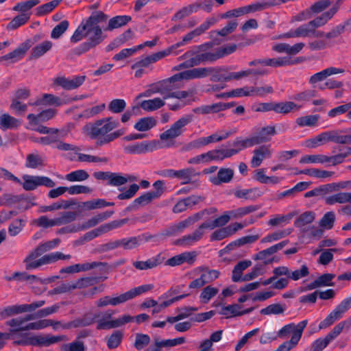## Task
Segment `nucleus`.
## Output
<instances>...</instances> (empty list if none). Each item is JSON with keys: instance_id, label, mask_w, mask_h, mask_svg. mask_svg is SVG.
I'll list each match as a JSON object with an SVG mask.
<instances>
[{"instance_id": "obj_1", "label": "nucleus", "mask_w": 351, "mask_h": 351, "mask_svg": "<svg viewBox=\"0 0 351 351\" xmlns=\"http://www.w3.org/2000/svg\"><path fill=\"white\" fill-rule=\"evenodd\" d=\"M108 19L107 14L98 10L93 12L89 17L82 21L71 36V41L75 43L84 37H87L88 40L73 50L75 54L80 56L86 53L104 40L106 36L104 34L99 23H105Z\"/></svg>"}, {"instance_id": "obj_2", "label": "nucleus", "mask_w": 351, "mask_h": 351, "mask_svg": "<svg viewBox=\"0 0 351 351\" xmlns=\"http://www.w3.org/2000/svg\"><path fill=\"white\" fill-rule=\"evenodd\" d=\"M149 319L148 315L142 313L135 317L130 316V315H124L120 318L115 320L105 321L100 319L97 322V330H107L120 327L130 322L135 321L137 324H141L147 321Z\"/></svg>"}, {"instance_id": "obj_3", "label": "nucleus", "mask_w": 351, "mask_h": 351, "mask_svg": "<svg viewBox=\"0 0 351 351\" xmlns=\"http://www.w3.org/2000/svg\"><path fill=\"white\" fill-rule=\"evenodd\" d=\"M71 258V255H64L62 252H56L47 254L38 258V260L29 261L24 262L25 263V268L27 270L38 268L43 265H47L55 263L58 260H65Z\"/></svg>"}, {"instance_id": "obj_4", "label": "nucleus", "mask_w": 351, "mask_h": 351, "mask_svg": "<svg viewBox=\"0 0 351 351\" xmlns=\"http://www.w3.org/2000/svg\"><path fill=\"white\" fill-rule=\"evenodd\" d=\"M192 121V114H187L185 117L179 119L171 126L169 129L167 130L160 135V138L162 141H165L173 139L180 136L183 132L182 128Z\"/></svg>"}, {"instance_id": "obj_5", "label": "nucleus", "mask_w": 351, "mask_h": 351, "mask_svg": "<svg viewBox=\"0 0 351 351\" xmlns=\"http://www.w3.org/2000/svg\"><path fill=\"white\" fill-rule=\"evenodd\" d=\"M155 189L154 191L145 193L136 198L134 202L139 208L140 206L149 204L153 199L159 198L165 191V182L162 180H157L153 184Z\"/></svg>"}, {"instance_id": "obj_6", "label": "nucleus", "mask_w": 351, "mask_h": 351, "mask_svg": "<svg viewBox=\"0 0 351 351\" xmlns=\"http://www.w3.org/2000/svg\"><path fill=\"white\" fill-rule=\"evenodd\" d=\"M87 134L92 139H96L99 136H104L109 132L117 128L116 123H104L103 120H97L94 123L85 126Z\"/></svg>"}, {"instance_id": "obj_7", "label": "nucleus", "mask_w": 351, "mask_h": 351, "mask_svg": "<svg viewBox=\"0 0 351 351\" xmlns=\"http://www.w3.org/2000/svg\"><path fill=\"white\" fill-rule=\"evenodd\" d=\"M29 346H49L55 343L68 340L65 335L53 336L47 335H35L29 337Z\"/></svg>"}, {"instance_id": "obj_8", "label": "nucleus", "mask_w": 351, "mask_h": 351, "mask_svg": "<svg viewBox=\"0 0 351 351\" xmlns=\"http://www.w3.org/2000/svg\"><path fill=\"white\" fill-rule=\"evenodd\" d=\"M85 75L75 76L71 80L65 77H57L53 80V84L61 86L65 90H72L80 87L85 81Z\"/></svg>"}, {"instance_id": "obj_9", "label": "nucleus", "mask_w": 351, "mask_h": 351, "mask_svg": "<svg viewBox=\"0 0 351 351\" xmlns=\"http://www.w3.org/2000/svg\"><path fill=\"white\" fill-rule=\"evenodd\" d=\"M181 80L178 73H176L167 79L160 81L161 95L163 96V99H168L169 97H166L167 95L173 93L174 90L180 88L178 83Z\"/></svg>"}, {"instance_id": "obj_10", "label": "nucleus", "mask_w": 351, "mask_h": 351, "mask_svg": "<svg viewBox=\"0 0 351 351\" xmlns=\"http://www.w3.org/2000/svg\"><path fill=\"white\" fill-rule=\"evenodd\" d=\"M203 226V223L191 234L185 235L174 241L176 245H189L199 241L204 236V230L206 229Z\"/></svg>"}, {"instance_id": "obj_11", "label": "nucleus", "mask_w": 351, "mask_h": 351, "mask_svg": "<svg viewBox=\"0 0 351 351\" xmlns=\"http://www.w3.org/2000/svg\"><path fill=\"white\" fill-rule=\"evenodd\" d=\"M60 242L59 239H56L52 241H49L45 242L44 243L40 244L36 247V248L32 251L24 260V262H27L29 261H32L36 259V258L40 256L46 252L54 248L57 246Z\"/></svg>"}, {"instance_id": "obj_12", "label": "nucleus", "mask_w": 351, "mask_h": 351, "mask_svg": "<svg viewBox=\"0 0 351 351\" xmlns=\"http://www.w3.org/2000/svg\"><path fill=\"white\" fill-rule=\"evenodd\" d=\"M32 45L33 42H32V40L28 39L25 42L23 43L18 48L15 49L13 51L2 56L1 60H12V62H14L16 60L22 58Z\"/></svg>"}, {"instance_id": "obj_13", "label": "nucleus", "mask_w": 351, "mask_h": 351, "mask_svg": "<svg viewBox=\"0 0 351 351\" xmlns=\"http://www.w3.org/2000/svg\"><path fill=\"white\" fill-rule=\"evenodd\" d=\"M171 53V49H167L165 51H159L155 53H153L150 56H148L141 60L137 61L132 66V69H137L141 67H147L150 64L154 63L158 60L165 57Z\"/></svg>"}, {"instance_id": "obj_14", "label": "nucleus", "mask_w": 351, "mask_h": 351, "mask_svg": "<svg viewBox=\"0 0 351 351\" xmlns=\"http://www.w3.org/2000/svg\"><path fill=\"white\" fill-rule=\"evenodd\" d=\"M213 70L208 67L195 68L178 73L180 80H192L196 78H203L209 75V73Z\"/></svg>"}, {"instance_id": "obj_15", "label": "nucleus", "mask_w": 351, "mask_h": 351, "mask_svg": "<svg viewBox=\"0 0 351 351\" xmlns=\"http://www.w3.org/2000/svg\"><path fill=\"white\" fill-rule=\"evenodd\" d=\"M276 134V131L275 126H266L261 128L258 132L252 137L256 145L269 141L271 140V136Z\"/></svg>"}, {"instance_id": "obj_16", "label": "nucleus", "mask_w": 351, "mask_h": 351, "mask_svg": "<svg viewBox=\"0 0 351 351\" xmlns=\"http://www.w3.org/2000/svg\"><path fill=\"white\" fill-rule=\"evenodd\" d=\"M99 316V313H86L82 317L71 322L69 324V326L73 328L88 326L94 324Z\"/></svg>"}, {"instance_id": "obj_17", "label": "nucleus", "mask_w": 351, "mask_h": 351, "mask_svg": "<svg viewBox=\"0 0 351 351\" xmlns=\"http://www.w3.org/2000/svg\"><path fill=\"white\" fill-rule=\"evenodd\" d=\"M337 12V5L335 8H331L328 11L324 12L320 16L316 17L313 20L310 21L308 23L311 27L317 28L324 26L327 22L331 19Z\"/></svg>"}, {"instance_id": "obj_18", "label": "nucleus", "mask_w": 351, "mask_h": 351, "mask_svg": "<svg viewBox=\"0 0 351 351\" xmlns=\"http://www.w3.org/2000/svg\"><path fill=\"white\" fill-rule=\"evenodd\" d=\"M343 0H319L311 5L313 14H318L324 11L330 5L335 8L337 5V11L343 3Z\"/></svg>"}, {"instance_id": "obj_19", "label": "nucleus", "mask_w": 351, "mask_h": 351, "mask_svg": "<svg viewBox=\"0 0 351 351\" xmlns=\"http://www.w3.org/2000/svg\"><path fill=\"white\" fill-rule=\"evenodd\" d=\"M56 114V111L53 109H47L42 111L38 114H29L27 119L31 125H38L40 122H45L52 119Z\"/></svg>"}, {"instance_id": "obj_20", "label": "nucleus", "mask_w": 351, "mask_h": 351, "mask_svg": "<svg viewBox=\"0 0 351 351\" xmlns=\"http://www.w3.org/2000/svg\"><path fill=\"white\" fill-rule=\"evenodd\" d=\"M132 17L128 15H119L109 19L108 25L104 28L105 31H112L114 29L121 27L130 21Z\"/></svg>"}, {"instance_id": "obj_21", "label": "nucleus", "mask_w": 351, "mask_h": 351, "mask_svg": "<svg viewBox=\"0 0 351 351\" xmlns=\"http://www.w3.org/2000/svg\"><path fill=\"white\" fill-rule=\"evenodd\" d=\"M208 69L213 70L209 73V75H211L210 80L211 82H228L232 80L231 73L228 74L224 73L226 72V69L222 67H208Z\"/></svg>"}, {"instance_id": "obj_22", "label": "nucleus", "mask_w": 351, "mask_h": 351, "mask_svg": "<svg viewBox=\"0 0 351 351\" xmlns=\"http://www.w3.org/2000/svg\"><path fill=\"white\" fill-rule=\"evenodd\" d=\"M254 156L252 159V165L254 167H259L266 156L269 157L271 155V151L269 147L266 145L260 146L258 148L254 150Z\"/></svg>"}, {"instance_id": "obj_23", "label": "nucleus", "mask_w": 351, "mask_h": 351, "mask_svg": "<svg viewBox=\"0 0 351 351\" xmlns=\"http://www.w3.org/2000/svg\"><path fill=\"white\" fill-rule=\"evenodd\" d=\"M237 154V150H230V149L221 148L214 149L207 152L209 161L222 160L224 158H230Z\"/></svg>"}, {"instance_id": "obj_24", "label": "nucleus", "mask_w": 351, "mask_h": 351, "mask_svg": "<svg viewBox=\"0 0 351 351\" xmlns=\"http://www.w3.org/2000/svg\"><path fill=\"white\" fill-rule=\"evenodd\" d=\"M343 72V70L342 69H337L335 67H329L312 75L310 77L309 82L311 84H315L318 82L324 80L328 76L333 74L341 73Z\"/></svg>"}, {"instance_id": "obj_25", "label": "nucleus", "mask_w": 351, "mask_h": 351, "mask_svg": "<svg viewBox=\"0 0 351 351\" xmlns=\"http://www.w3.org/2000/svg\"><path fill=\"white\" fill-rule=\"evenodd\" d=\"M289 243V241H283L282 242H280L276 245H272L271 247L262 250L255 254L254 256V260H263L265 259L267 256H270L278 252V250H282L286 245H287Z\"/></svg>"}, {"instance_id": "obj_26", "label": "nucleus", "mask_w": 351, "mask_h": 351, "mask_svg": "<svg viewBox=\"0 0 351 351\" xmlns=\"http://www.w3.org/2000/svg\"><path fill=\"white\" fill-rule=\"evenodd\" d=\"M233 176L234 171L232 169L221 168L217 173V177L212 179V182L215 185L228 183L232 179Z\"/></svg>"}, {"instance_id": "obj_27", "label": "nucleus", "mask_w": 351, "mask_h": 351, "mask_svg": "<svg viewBox=\"0 0 351 351\" xmlns=\"http://www.w3.org/2000/svg\"><path fill=\"white\" fill-rule=\"evenodd\" d=\"M129 221V219L125 218L123 219H119V220H114L112 221H110L109 223L103 224L98 228H95L98 236L107 233L109 231L119 228L126 223Z\"/></svg>"}, {"instance_id": "obj_28", "label": "nucleus", "mask_w": 351, "mask_h": 351, "mask_svg": "<svg viewBox=\"0 0 351 351\" xmlns=\"http://www.w3.org/2000/svg\"><path fill=\"white\" fill-rule=\"evenodd\" d=\"M278 3L274 1H263V2H257L251 5H248L244 7H241L243 15L245 14H248L250 12H254L256 11H261L265 10L269 7L274 6L277 5Z\"/></svg>"}, {"instance_id": "obj_29", "label": "nucleus", "mask_w": 351, "mask_h": 351, "mask_svg": "<svg viewBox=\"0 0 351 351\" xmlns=\"http://www.w3.org/2000/svg\"><path fill=\"white\" fill-rule=\"evenodd\" d=\"M21 124V121L10 116L8 114H3L0 117V128L3 130L17 128Z\"/></svg>"}, {"instance_id": "obj_30", "label": "nucleus", "mask_w": 351, "mask_h": 351, "mask_svg": "<svg viewBox=\"0 0 351 351\" xmlns=\"http://www.w3.org/2000/svg\"><path fill=\"white\" fill-rule=\"evenodd\" d=\"M351 201V193L340 192L325 199L326 204L328 205H332L335 203L345 204Z\"/></svg>"}, {"instance_id": "obj_31", "label": "nucleus", "mask_w": 351, "mask_h": 351, "mask_svg": "<svg viewBox=\"0 0 351 351\" xmlns=\"http://www.w3.org/2000/svg\"><path fill=\"white\" fill-rule=\"evenodd\" d=\"M53 43L49 40H45L42 43L35 46L30 55V59H37L43 56L46 52L51 49Z\"/></svg>"}, {"instance_id": "obj_32", "label": "nucleus", "mask_w": 351, "mask_h": 351, "mask_svg": "<svg viewBox=\"0 0 351 351\" xmlns=\"http://www.w3.org/2000/svg\"><path fill=\"white\" fill-rule=\"evenodd\" d=\"M107 277H85L79 278L74 282L75 289H83L98 283L100 281L104 280Z\"/></svg>"}, {"instance_id": "obj_33", "label": "nucleus", "mask_w": 351, "mask_h": 351, "mask_svg": "<svg viewBox=\"0 0 351 351\" xmlns=\"http://www.w3.org/2000/svg\"><path fill=\"white\" fill-rule=\"evenodd\" d=\"M230 216H228V213H225L213 221H204L202 227H205L206 229L213 230L217 227H223L230 221Z\"/></svg>"}, {"instance_id": "obj_34", "label": "nucleus", "mask_w": 351, "mask_h": 351, "mask_svg": "<svg viewBox=\"0 0 351 351\" xmlns=\"http://www.w3.org/2000/svg\"><path fill=\"white\" fill-rule=\"evenodd\" d=\"M165 104V103L163 99L156 97L153 99L143 101L140 106L146 111H154L160 108Z\"/></svg>"}, {"instance_id": "obj_35", "label": "nucleus", "mask_w": 351, "mask_h": 351, "mask_svg": "<svg viewBox=\"0 0 351 351\" xmlns=\"http://www.w3.org/2000/svg\"><path fill=\"white\" fill-rule=\"evenodd\" d=\"M151 145L147 142H141L134 145H128L124 147L125 152L130 154H142L150 149Z\"/></svg>"}, {"instance_id": "obj_36", "label": "nucleus", "mask_w": 351, "mask_h": 351, "mask_svg": "<svg viewBox=\"0 0 351 351\" xmlns=\"http://www.w3.org/2000/svg\"><path fill=\"white\" fill-rule=\"evenodd\" d=\"M30 18V14L23 13L16 16L6 26L8 30H14L25 24Z\"/></svg>"}, {"instance_id": "obj_37", "label": "nucleus", "mask_w": 351, "mask_h": 351, "mask_svg": "<svg viewBox=\"0 0 351 351\" xmlns=\"http://www.w3.org/2000/svg\"><path fill=\"white\" fill-rule=\"evenodd\" d=\"M315 218L313 211H306L301 214L294 221V226L297 228H302L312 223Z\"/></svg>"}, {"instance_id": "obj_38", "label": "nucleus", "mask_w": 351, "mask_h": 351, "mask_svg": "<svg viewBox=\"0 0 351 351\" xmlns=\"http://www.w3.org/2000/svg\"><path fill=\"white\" fill-rule=\"evenodd\" d=\"M302 106H299L293 101L276 102V112L280 114H288L293 110H299Z\"/></svg>"}, {"instance_id": "obj_39", "label": "nucleus", "mask_w": 351, "mask_h": 351, "mask_svg": "<svg viewBox=\"0 0 351 351\" xmlns=\"http://www.w3.org/2000/svg\"><path fill=\"white\" fill-rule=\"evenodd\" d=\"M160 254L156 258H152L146 261H136L133 263L135 268L140 270L152 269L161 263Z\"/></svg>"}, {"instance_id": "obj_40", "label": "nucleus", "mask_w": 351, "mask_h": 351, "mask_svg": "<svg viewBox=\"0 0 351 351\" xmlns=\"http://www.w3.org/2000/svg\"><path fill=\"white\" fill-rule=\"evenodd\" d=\"M62 0H53L37 7L36 9V14L38 16H41L49 14L62 2Z\"/></svg>"}, {"instance_id": "obj_41", "label": "nucleus", "mask_w": 351, "mask_h": 351, "mask_svg": "<svg viewBox=\"0 0 351 351\" xmlns=\"http://www.w3.org/2000/svg\"><path fill=\"white\" fill-rule=\"evenodd\" d=\"M156 121L153 117H145L141 119L135 125L134 128L138 131L145 132L154 127Z\"/></svg>"}, {"instance_id": "obj_42", "label": "nucleus", "mask_w": 351, "mask_h": 351, "mask_svg": "<svg viewBox=\"0 0 351 351\" xmlns=\"http://www.w3.org/2000/svg\"><path fill=\"white\" fill-rule=\"evenodd\" d=\"M297 61H295L296 62ZM264 65L272 66V67H279L286 65H291L294 64V62H290V58H267L264 59Z\"/></svg>"}, {"instance_id": "obj_43", "label": "nucleus", "mask_w": 351, "mask_h": 351, "mask_svg": "<svg viewBox=\"0 0 351 351\" xmlns=\"http://www.w3.org/2000/svg\"><path fill=\"white\" fill-rule=\"evenodd\" d=\"M319 117V114L301 117L296 119V123L301 127H313L316 125Z\"/></svg>"}, {"instance_id": "obj_44", "label": "nucleus", "mask_w": 351, "mask_h": 351, "mask_svg": "<svg viewBox=\"0 0 351 351\" xmlns=\"http://www.w3.org/2000/svg\"><path fill=\"white\" fill-rule=\"evenodd\" d=\"M7 280L11 281L12 280H17L20 281H29L30 282H43V280L39 278L35 275H29L26 272H15L12 276L7 278Z\"/></svg>"}, {"instance_id": "obj_45", "label": "nucleus", "mask_w": 351, "mask_h": 351, "mask_svg": "<svg viewBox=\"0 0 351 351\" xmlns=\"http://www.w3.org/2000/svg\"><path fill=\"white\" fill-rule=\"evenodd\" d=\"M175 178L184 179V181L182 182V184H189L191 182V177L199 173H196L195 169L193 168H186L178 171H176Z\"/></svg>"}, {"instance_id": "obj_46", "label": "nucleus", "mask_w": 351, "mask_h": 351, "mask_svg": "<svg viewBox=\"0 0 351 351\" xmlns=\"http://www.w3.org/2000/svg\"><path fill=\"white\" fill-rule=\"evenodd\" d=\"M124 189V187L119 189L121 193L117 195V198L120 200L129 199L133 197L139 190V186L137 184H132L128 190L123 191Z\"/></svg>"}, {"instance_id": "obj_47", "label": "nucleus", "mask_w": 351, "mask_h": 351, "mask_svg": "<svg viewBox=\"0 0 351 351\" xmlns=\"http://www.w3.org/2000/svg\"><path fill=\"white\" fill-rule=\"evenodd\" d=\"M65 178L70 182H82L87 180L89 174L85 170L80 169L66 174Z\"/></svg>"}, {"instance_id": "obj_48", "label": "nucleus", "mask_w": 351, "mask_h": 351, "mask_svg": "<svg viewBox=\"0 0 351 351\" xmlns=\"http://www.w3.org/2000/svg\"><path fill=\"white\" fill-rule=\"evenodd\" d=\"M256 173L254 176V178L263 184H277L280 182V179L276 176H267L264 173V171L263 169L256 170Z\"/></svg>"}, {"instance_id": "obj_49", "label": "nucleus", "mask_w": 351, "mask_h": 351, "mask_svg": "<svg viewBox=\"0 0 351 351\" xmlns=\"http://www.w3.org/2000/svg\"><path fill=\"white\" fill-rule=\"evenodd\" d=\"M77 213L74 211L63 212L59 217L55 218L56 226L69 223L75 220Z\"/></svg>"}, {"instance_id": "obj_50", "label": "nucleus", "mask_w": 351, "mask_h": 351, "mask_svg": "<svg viewBox=\"0 0 351 351\" xmlns=\"http://www.w3.org/2000/svg\"><path fill=\"white\" fill-rule=\"evenodd\" d=\"M123 334L121 331H114L107 340V346L109 349H114L117 348L122 340Z\"/></svg>"}, {"instance_id": "obj_51", "label": "nucleus", "mask_w": 351, "mask_h": 351, "mask_svg": "<svg viewBox=\"0 0 351 351\" xmlns=\"http://www.w3.org/2000/svg\"><path fill=\"white\" fill-rule=\"evenodd\" d=\"M40 3L39 0H28L20 2L13 7V10L25 13Z\"/></svg>"}, {"instance_id": "obj_52", "label": "nucleus", "mask_w": 351, "mask_h": 351, "mask_svg": "<svg viewBox=\"0 0 351 351\" xmlns=\"http://www.w3.org/2000/svg\"><path fill=\"white\" fill-rule=\"evenodd\" d=\"M335 221V215L333 211L327 212L324 215L319 221V226L326 229H331Z\"/></svg>"}, {"instance_id": "obj_53", "label": "nucleus", "mask_w": 351, "mask_h": 351, "mask_svg": "<svg viewBox=\"0 0 351 351\" xmlns=\"http://www.w3.org/2000/svg\"><path fill=\"white\" fill-rule=\"evenodd\" d=\"M23 197L12 195V194H4L0 197V206H11L14 204L19 203L22 201Z\"/></svg>"}, {"instance_id": "obj_54", "label": "nucleus", "mask_w": 351, "mask_h": 351, "mask_svg": "<svg viewBox=\"0 0 351 351\" xmlns=\"http://www.w3.org/2000/svg\"><path fill=\"white\" fill-rule=\"evenodd\" d=\"M285 310V305L283 306L280 304H272L267 306L266 308L261 309L260 313L262 315H278L283 313Z\"/></svg>"}, {"instance_id": "obj_55", "label": "nucleus", "mask_w": 351, "mask_h": 351, "mask_svg": "<svg viewBox=\"0 0 351 351\" xmlns=\"http://www.w3.org/2000/svg\"><path fill=\"white\" fill-rule=\"evenodd\" d=\"M351 183V181H348L345 183L341 184H336V183H331V184H327L324 185H322L318 188L319 193V195H325L328 193V192H332L337 191L339 188H344L346 186V184Z\"/></svg>"}, {"instance_id": "obj_56", "label": "nucleus", "mask_w": 351, "mask_h": 351, "mask_svg": "<svg viewBox=\"0 0 351 351\" xmlns=\"http://www.w3.org/2000/svg\"><path fill=\"white\" fill-rule=\"evenodd\" d=\"M150 343V337L148 335L137 333L136 334L135 342L134 344V348L141 350L143 349Z\"/></svg>"}, {"instance_id": "obj_57", "label": "nucleus", "mask_w": 351, "mask_h": 351, "mask_svg": "<svg viewBox=\"0 0 351 351\" xmlns=\"http://www.w3.org/2000/svg\"><path fill=\"white\" fill-rule=\"evenodd\" d=\"M219 290L217 288L212 287L210 286H207L203 289L201 294L200 298L202 300V302L204 304H206L208 301L214 297L218 293Z\"/></svg>"}, {"instance_id": "obj_58", "label": "nucleus", "mask_w": 351, "mask_h": 351, "mask_svg": "<svg viewBox=\"0 0 351 351\" xmlns=\"http://www.w3.org/2000/svg\"><path fill=\"white\" fill-rule=\"evenodd\" d=\"M126 107V103L123 99H115L112 100L108 105V110L113 113L122 112Z\"/></svg>"}, {"instance_id": "obj_59", "label": "nucleus", "mask_w": 351, "mask_h": 351, "mask_svg": "<svg viewBox=\"0 0 351 351\" xmlns=\"http://www.w3.org/2000/svg\"><path fill=\"white\" fill-rule=\"evenodd\" d=\"M69 21L66 20L61 21L51 31V37L54 39L60 38L68 29Z\"/></svg>"}, {"instance_id": "obj_60", "label": "nucleus", "mask_w": 351, "mask_h": 351, "mask_svg": "<svg viewBox=\"0 0 351 351\" xmlns=\"http://www.w3.org/2000/svg\"><path fill=\"white\" fill-rule=\"evenodd\" d=\"M348 324L349 327L351 324V322L343 321L337 324L333 329L326 336V337L330 341V342L336 338L343 330L345 326Z\"/></svg>"}, {"instance_id": "obj_61", "label": "nucleus", "mask_w": 351, "mask_h": 351, "mask_svg": "<svg viewBox=\"0 0 351 351\" xmlns=\"http://www.w3.org/2000/svg\"><path fill=\"white\" fill-rule=\"evenodd\" d=\"M141 244V238L138 237H132L129 239H123L120 240V245L125 250H131L138 247Z\"/></svg>"}, {"instance_id": "obj_62", "label": "nucleus", "mask_w": 351, "mask_h": 351, "mask_svg": "<svg viewBox=\"0 0 351 351\" xmlns=\"http://www.w3.org/2000/svg\"><path fill=\"white\" fill-rule=\"evenodd\" d=\"M231 236V232L227 226L214 231L210 235V241H221Z\"/></svg>"}, {"instance_id": "obj_63", "label": "nucleus", "mask_w": 351, "mask_h": 351, "mask_svg": "<svg viewBox=\"0 0 351 351\" xmlns=\"http://www.w3.org/2000/svg\"><path fill=\"white\" fill-rule=\"evenodd\" d=\"M36 178V176L24 175L23 176V180H24L23 183V188L25 191H32L36 189L38 186V182Z\"/></svg>"}, {"instance_id": "obj_64", "label": "nucleus", "mask_w": 351, "mask_h": 351, "mask_svg": "<svg viewBox=\"0 0 351 351\" xmlns=\"http://www.w3.org/2000/svg\"><path fill=\"white\" fill-rule=\"evenodd\" d=\"M25 221L22 219H18L14 221L8 228V232L10 236L14 237L17 235L25 226Z\"/></svg>"}]
</instances>
